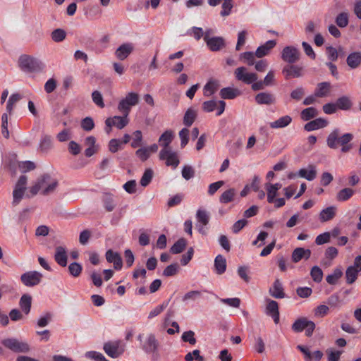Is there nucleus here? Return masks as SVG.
Here are the masks:
<instances>
[{
  "label": "nucleus",
  "mask_w": 361,
  "mask_h": 361,
  "mask_svg": "<svg viewBox=\"0 0 361 361\" xmlns=\"http://www.w3.org/2000/svg\"><path fill=\"white\" fill-rule=\"evenodd\" d=\"M305 256V249L302 247L295 248L291 255V258L293 262L297 263L300 261Z\"/></svg>",
  "instance_id": "13d9d810"
},
{
  "label": "nucleus",
  "mask_w": 361,
  "mask_h": 361,
  "mask_svg": "<svg viewBox=\"0 0 361 361\" xmlns=\"http://www.w3.org/2000/svg\"><path fill=\"white\" fill-rule=\"evenodd\" d=\"M125 344L121 341H113L105 343L104 350L111 358H117L125 351Z\"/></svg>",
  "instance_id": "20e7f679"
},
{
  "label": "nucleus",
  "mask_w": 361,
  "mask_h": 361,
  "mask_svg": "<svg viewBox=\"0 0 361 361\" xmlns=\"http://www.w3.org/2000/svg\"><path fill=\"white\" fill-rule=\"evenodd\" d=\"M159 157L161 160H166L167 166H172L173 168H176L180 162L177 152L173 149L161 150Z\"/></svg>",
  "instance_id": "9d476101"
},
{
  "label": "nucleus",
  "mask_w": 361,
  "mask_h": 361,
  "mask_svg": "<svg viewBox=\"0 0 361 361\" xmlns=\"http://www.w3.org/2000/svg\"><path fill=\"white\" fill-rule=\"evenodd\" d=\"M153 177V171L151 169L145 170L140 179V185L143 187H146L149 184Z\"/></svg>",
  "instance_id": "09e8293b"
},
{
  "label": "nucleus",
  "mask_w": 361,
  "mask_h": 361,
  "mask_svg": "<svg viewBox=\"0 0 361 361\" xmlns=\"http://www.w3.org/2000/svg\"><path fill=\"white\" fill-rule=\"evenodd\" d=\"M134 47L130 43H124L115 51V55L119 60H125L133 51Z\"/></svg>",
  "instance_id": "f3484780"
},
{
  "label": "nucleus",
  "mask_w": 361,
  "mask_h": 361,
  "mask_svg": "<svg viewBox=\"0 0 361 361\" xmlns=\"http://www.w3.org/2000/svg\"><path fill=\"white\" fill-rule=\"evenodd\" d=\"M94 127V123L91 117H85L81 121V128L85 131H90Z\"/></svg>",
  "instance_id": "bf43d9fd"
},
{
  "label": "nucleus",
  "mask_w": 361,
  "mask_h": 361,
  "mask_svg": "<svg viewBox=\"0 0 361 361\" xmlns=\"http://www.w3.org/2000/svg\"><path fill=\"white\" fill-rule=\"evenodd\" d=\"M43 277V275L37 271H30L20 276L21 282L27 287H32L38 285Z\"/></svg>",
  "instance_id": "423d86ee"
},
{
  "label": "nucleus",
  "mask_w": 361,
  "mask_h": 361,
  "mask_svg": "<svg viewBox=\"0 0 361 361\" xmlns=\"http://www.w3.org/2000/svg\"><path fill=\"white\" fill-rule=\"evenodd\" d=\"M140 97L137 93L128 92L126 97L122 99L118 104V110L123 115L128 116L131 110V107L139 103Z\"/></svg>",
  "instance_id": "f03ea898"
},
{
  "label": "nucleus",
  "mask_w": 361,
  "mask_h": 361,
  "mask_svg": "<svg viewBox=\"0 0 361 361\" xmlns=\"http://www.w3.org/2000/svg\"><path fill=\"white\" fill-rule=\"evenodd\" d=\"M182 340L184 342H188L191 345L196 343L195 333L192 331H185L182 335Z\"/></svg>",
  "instance_id": "69168bd1"
},
{
  "label": "nucleus",
  "mask_w": 361,
  "mask_h": 361,
  "mask_svg": "<svg viewBox=\"0 0 361 361\" xmlns=\"http://www.w3.org/2000/svg\"><path fill=\"white\" fill-rule=\"evenodd\" d=\"M219 94L224 99H233L240 94V91L235 88L224 87L221 90Z\"/></svg>",
  "instance_id": "bb28decb"
},
{
  "label": "nucleus",
  "mask_w": 361,
  "mask_h": 361,
  "mask_svg": "<svg viewBox=\"0 0 361 361\" xmlns=\"http://www.w3.org/2000/svg\"><path fill=\"white\" fill-rule=\"evenodd\" d=\"M355 193V190L350 188H345L336 194V200L339 202L348 200Z\"/></svg>",
  "instance_id": "f704fd0d"
},
{
  "label": "nucleus",
  "mask_w": 361,
  "mask_h": 361,
  "mask_svg": "<svg viewBox=\"0 0 361 361\" xmlns=\"http://www.w3.org/2000/svg\"><path fill=\"white\" fill-rule=\"evenodd\" d=\"M300 51L293 46L285 47L281 51V59L290 64L298 62L300 59Z\"/></svg>",
  "instance_id": "0eeeda50"
},
{
  "label": "nucleus",
  "mask_w": 361,
  "mask_h": 361,
  "mask_svg": "<svg viewBox=\"0 0 361 361\" xmlns=\"http://www.w3.org/2000/svg\"><path fill=\"white\" fill-rule=\"evenodd\" d=\"M255 99L257 104L259 105H271L276 102V97L274 94L267 92L257 94Z\"/></svg>",
  "instance_id": "4468645a"
},
{
  "label": "nucleus",
  "mask_w": 361,
  "mask_h": 361,
  "mask_svg": "<svg viewBox=\"0 0 361 361\" xmlns=\"http://www.w3.org/2000/svg\"><path fill=\"white\" fill-rule=\"evenodd\" d=\"M336 207L330 206L321 211L319 213V220L321 222H326L331 220L336 216Z\"/></svg>",
  "instance_id": "b1692460"
},
{
  "label": "nucleus",
  "mask_w": 361,
  "mask_h": 361,
  "mask_svg": "<svg viewBox=\"0 0 361 361\" xmlns=\"http://www.w3.org/2000/svg\"><path fill=\"white\" fill-rule=\"evenodd\" d=\"M331 233L329 232H325L319 234L315 239V243L318 245H321L327 243L330 241Z\"/></svg>",
  "instance_id": "e2e57ef3"
},
{
  "label": "nucleus",
  "mask_w": 361,
  "mask_h": 361,
  "mask_svg": "<svg viewBox=\"0 0 361 361\" xmlns=\"http://www.w3.org/2000/svg\"><path fill=\"white\" fill-rule=\"evenodd\" d=\"M219 87L217 80H209L204 87V96L209 97L214 94Z\"/></svg>",
  "instance_id": "c9c22d12"
},
{
  "label": "nucleus",
  "mask_w": 361,
  "mask_h": 361,
  "mask_svg": "<svg viewBox=\"0 0 361 361\" xmlns=\"http://www.w3.org/2000/svg\"><path fill=\"white\" fill-rule=\"evenodd\" d=\"M105 256L108 262L114 264L115 269L119 270L122 268L123 262L119 253L114 252L112 250H108Z\"/></svg>",
  "instance_id": "2eb2a0df"
},
{
  "label": "nucleus",
  "mask_w": 361,
  "mask_h": 361,
  "mask_svg": "<svg viewBox=\"0 0 361 361\" xmlns=\"http://www.w3.org/2000/svg\"><path fill=\"white\" fill-rule=\"evenodd\" d=\"M196 216L198 221L203 226H207L209 222V214L205 210H197Z\"/></svg>",
  "instance_id": "49530a36"
},
{
  "label": "nucleus",
  "mask_w": 361,
  "mask_h": 361,
  "mask_svg": "<svg viewBox=\"0 0 361 361\" xmlns=\"http://www.w3.org/2000/svg\"><path fill=\"white\" fill-rule=\"evenodd\" d=\"M327 125L328 121L326 119L319 118L307 123L304 126V129L307 131H312L314 130L324 128Z\"/></svg>",
  "instance_id": "412c9836"
},
{
  "label": "nucleus",
  "mask_w": 361,
  "mask_h": 361,
  "mask_svg": "<svg viewBox=\"0 0 361 361\" xmlns=\"http://www.w3.org/2000/svg\"><path fill=\"white\" fill-rule=\"evenodd\" d=\"M204 40L207 47L212 51H219L225 47L224 39L221 37H209V31L207 30L204 35Z\"/></svg>",
  "instance_id": "1a4fd4ad"
},
{
  "label": "nucleus",
  "mask_w": 361,
  "mask_h": 361,
  "mask_svg": "<svg viewBox=\"0 0 361 361\" xmlns=\"http://www.w3.org/2000/svg\"><path fill=\"white\" fill-rule=\"evenodd\" d=\"M24 192H25V190L15 187L13 192V204L17 205L20 202V200L23 197Z\"/></svg>",
  "instance_id": "052dcab7"
},
{
  "label": "nucleus",
  "mask_w": 361,
  "mask_h": 361,
  "mask_svg": "<svg viewBox=\"0 0 361 361\" xmlns=\"http://www.w3.org/2000/svg\"><path fill=\"white\" fill-rule=\"evenodd\" d=\"M32 305V297L28 294H24L21 296L19 302V305L22 311L28 314L30 312Z\"/></svg>",
  "instance_id": "7c9ffc66"
},
{
  "label": "nucleus",
  "mask_w": 361,
  "mask_h": 361,
  "mask_svg": "<svg viewBox=\"0 0 361 361\" xmlns=\"http://www.w3.org/2000/svg\"><path fill=\"white\" fill-rule=\"evenodd\" d=\"M314 329L315 324L305 317L297 319L292 325V329L295 332H301L305 329V334L308 337L312 335Z\"/></svg>",
  "instance_id": "39448f33"
},
{
  "label": "nucleus",
  "mask_w": 361,
  "mask_h": 361,
  "mask_svg": "<svg viewBox=\"0 0 361 361\" xmlns=\"http://www.w3.org/2000/svg\"><path fill=\"white\" fill-rule=\"evenodd\" d=\"M292 121L290 116H284L279 118L276 121L270 123L269 126L271 128H282L288 126Z\"/></svg>",
  "instance_id": "72a5a7b5"
},
{
  "label": "nucleus",
  "mask_w": 361,
  "mask_h": 361,
  "mask_svg": "<svg viewBox=\"0 0 361 361\" xmlns=\"http://www.w3.org/2000/svg\"><path fill=\"white\" fill-rule=\"evenodd\" d=\"M217 107V102L214 100H209L203 102L202 109L206 112H212Z\"/></svg>",
  "instance_id": "774afa93"
},
{
  "label": "nucleus",
  "mask_w": 361,
  "mask_h": 361,
  "mask_svg": "<svg viewBox=\"0 0 361 361\" xmlns=\"http://www.w3.org/2000/svg\"><path fill=\"white\" fill-rule=\"evenodd\" d=\"M360 271L357 267H355V262L353 265L349 266L345 271V279L348 284L353 283L357 279Z\"/></svg>",
  "instance_id": "393cba45"
},
{
  "label": "nucleus",
  "mask_w": 361,
  "mask_h": 361,
  "mask_svg": "<svg viewBox=\"0 0 361 361\" xmlns=\"http://www.w3.org/2000/svg\"><path fill=\"white\" fill-rule=\"evenodd\" d=\"M187 245V241L185 238H181L178 239L173 245L171 247V252L173 254H178L182 252L185 248Z\"/></svg>",
  "instance_id": "4c0bfd02"
},
{
  "label": "nucleus",
  "mask_w": 361,
  "mask_h": 361,
  "mask_svg": "<svg viewBox=\"0 0 361 361\" xmlns=\"http://www.w3.org/2000/svg\"><path fill=\"white\" fill-rule=\"evenodd\" d=\"M56 252L54 255L55 261L61 267H66L67 265V252L66 248L62 246H58L56 247Z\"/></svg>",
  "instance_id": "4be33fe9"
},
{
  "label": "nucleus",
  "mask_w": 361,
  "mask_h": 361,
  "mask_svg": "<svg viewBox=\"0 0 361 361\" xmlns=\"http://www.w3.org/2000/svg\"><path fill=\"white\" fill-rule=\"evenodd\" d=\"M336 105L337 109L348 110L350 109L352 103L348 97L343 96L337 99Z\"/></svg>",
  "instance_id": "37998d69"
},
{
  "label": "nucleus",
  "mask_w": 361,
  "mask_h": 361,
  "mask_svg": "<svg viewBox=\"0 0 361 361\" xmlns=\"http://www.w3.org/2000/svg\"><path fill=\"white\" fill-rule=\"evenodd\" d=\"M142 145V134L139 130L133 133V140L131 142V147L137 148Z\"/></svg>",
  "instance_id": "6e6d98bb"
},
{
  "label": "nucleus",
  "mask_w": 361,
  "mask_h": 361,
  "mask_svg": "<svg viewBox=\"0 0 361 361\" xmlns=\"http://www.w3.org/2000/svg\"><path fill=\"white\" fill-rule=\"evenodd\" d=\"M266 314L271 316L274 319L275 324L279 323V305L276 301L272 300H267V305L266 306Z\"/></svg>",
  "instance_id": "dca6fc26"
},
{
  "label": "nucleus",
  "mask_w": 361,
  "mask_h": 361,
  "mask_svg": "<svg viewBox=\"0 0 361 361\" xmlns=\"http://www.w3.org/2000/svg\"><path fill=\"white\" fill-rule=\"evenodd\" d=\"M66 36V32L63 29H56L51 32V38L56 42H62Z\"/></svg>",
  "instance_id": "603ef678"
},
{
  "label": "nucleus",
  "mask_w": 361,
  "mask_h": 361,
  "mask_svg": "<svg viewBox=\"0 0 361 361\" xmlns=\"http://www.w3.org/2000/svg\"><path fill=\"white\" fill-rule=\"evenodd\" d=\"M135 155L142 161H145L149 157V156H150L149 154V149H147L146 147H142V148L138 149L135 152Z\"/></svg>",
  "instance_id": "338daca9"
},
{
  "label": "nucleus",
  "mask_w": 361,
  "mask_h": 361,
  "mask_svg": "<svg viewBox=\"0 0 361 361\" xmlns=\"http://www.w3.org/2000/svg\"><path fill=\"white\" fill-rule=\"evenodd\" d=\"M343 276V271L341 267L336 268L331 274L326 276V280L330 285L336 284L338 280Z\"/></svg>",
  "instance_id": "e433bc0d"
},
{
  "label": "nucleus",
  "mask_w": 361,
  "mask_h": 361,
  "mask_svg": "<svg viewBox=\"0 0 361 361\" xmlns=\"http://www.w3.org/2000/svg\"><path fill=\"white\" fill-rule=\"evenodd\" d=\"M197 116V113L195 110L189 109L186 111L183 118V123L185 126L189 127L195 121Z\"/></svg>",
  "instance_id": "a19ab883"
},
{
  "label": "nucleus",
  "mask_w": 361,
  "mask_h": 361,
  "mask_svg": "<svg viewBox=\"0 0 361 361\" xmlns=\"http://www.w3.org/2000/svg\"><path fill=\"white\" fill-rule=\"evenodd\" d=\"M255 52L246 51L240 54V59L246 61L248 66H252L255 63Z\"/></svg>",
  "instance_id": "8fccbe9b"
},
{
  "label": "nucleus",
  "mask_w": 361,
  "mask_h": 361,
  "mask_svg": "<svg viewBox=\"0 0 361 361\" xmlns=\"http://www.w3.org/2000/svg\"><path fill=\"white\" fill-rule=\"evenodd\" d=\"M128 116L123 115L122 116H115L113 118H106L105 124L110 129L113 126L118 129H122L128 125Z\"/></svg>",
  "instance_id": "f8f14e48"
},
{
  "label": "nucleus",
  "mask_w": 361,
  "mask_h": 361,
  "mask_svg": "<svg viewBox=\"0 0 361 361\" xmlns=\"http://www.w3.org/2000/svg\"><path fill=\"white\" fill-rule=\"evenodd\" d=\"M85 358L88 360H95L97 361H108L102 353L96 351L87 352Z\"/></svg>",
  "instance_id": "680f3d73"
},
{
  "label": "nucleus",
  "mask_w": 361,
  "mask_h": 361,
  "mask_svg": "<svg viewBox=\"0 0 361 361\" xmlns=\"http://www.w3.org/2000/svg\"><path fill=\"white\" fill-rule=\"evenodd\" d=\"M235 194V190L233 188H230L221 194L219 198V201L221 203L227 204L233 200Z\"/></svg>",
  "instance_id": "79ce46f5"
},
{
  "label": "nucleus",
  "mask_w": 361,
  "mask_h": 361,
  "mask_svg": "<svg viewBox=\"0 0 361 361\" xmlns=\"http://www.w3.org/2000/svg\"><path fill=\"white\" fill-rule=\"evenodd\" d=\"M21 99H22V96L18 93L13 94L9 97V99H8V101L7 102V105H6V111L9 114H11L13 113V110L16 103L19 102Z\"/></svg>",
  "instance_id": "ea45409f"
},
{
  "label": "nucleus",
  "mask_w": 361,
  "mask_h": 361,
  "mask_svg": "<svg viewBox=\"0 0 361 361\" xmlns=\"http://www.w3.org/2000/svg\"><path fill=\"white\" fill-rule=\"evenodd\" d=\"M234 73L237 80L243 81L246 84H251L257 80L258 78L256 73H246V68L243 66L236 68Z\"/></svg>",
  "instance_id": "9b49d317"
},
{
  "label": "nucleus",
  "mask_w": 361,
  "mask_h": 361,
  "mask_svg": "<svg viewBox=\"0 0 361 361\" xmlns=\"http://www.w3.org/2000/svg\"><path fill=\"white\" fill-rule=\"evenodd\" d=\"M341 136L339 129H334L326 138L327 146L331 149H337L340 145Z\"/></svg>",
  "instance_id": "6ab92c4d"
},
{
  "label": "nucleus",
  "mask_w": 361,
  "mask_h": 361,
  "mask_svg": "<svg viewBox=\"0 0 361 361\" xmlns=\"http://www.w3.org/2000/svg\"><path fill=\"white\" fill-rule=\"evenodd\" d=\"M348 23V13L346 12L339 13L336 18V23L340 27H345Z\"/></svg>",
  "instance_id": "c03bdc74"
},
{
  "label": "nucleus",
  "mask_w": 361,
  "mask_h": 361,
  "mask_svg": "<svg viewBox=\"0 0 361 361\" xmlns=\"http://www.w3.org/2000/svg\"><path fill=\"white\" fill-rule=\"evenodd\" d=\"M233 6L232 0H224L221 6V16L224 17L228 16L231 12Z\"/></svg>",
  "instance_id": "5fc2aeb1"
},
{
  "label": "nucleus",
  "mask_w": 361,
  "mask_h": 361,
  "mask_svg": "<svg viewBox=\"0 0 361 361\" xmlns=\"http://www.w3.org/2000/svg\"><path fill=\"white\" fill-rule=\"evenodd\" d=\"M214 267L217 274H222L226 269V259L221 255H219L214 259Z\"/></svg>",
  "instance_id": "c756f323"
},
{
  "label": "nucleus",
  "mask_w": 361,
  "mask_h": 361,
  "mask_svg": "<svg viewBox=\"0 0 361 361\" xmlns=\"http://www.w3.org/2000/svg\"><path fill=\"white\" fill-rule=\"evenodd\" d=\"M305 94V90L302 87H298L290 92V97L294 99L299 101Z\"/></svg>",
  "instance_id": "0e129e2a"
},
{
  "label": "nucleus",
  "mask_w": 361,
  "mask_h": 361,
  "mask_svg": "<svg viewBox=\"0 0 361 361\" xmlns=\"http://www.w3.org/2000/svg\"><path fill=\"white\" fill-rule=\"evenodd\" d=\"M331 84L328 82H322L317 85L314 94L317 97H326L330 91Z\"/></svg>",
  "instance_id": "473e14b6"
},
{
  "label": "nucleus",
  "mask_w": 361,
  "mask_h": 361,
  "mask_svg": "<svg viewBox=\"0 0 361 361\" xmlns=\"http://www.w3.org/2000/svg\"><path fill=\"white\" fill-rule=\"evenodd\" d=\"M17 164L18 167L22 173H26L27 171H32L36 167L35 163L30 161H19Z\"/></svg>",
  "instance_id": "a18cd8bd"
},
{
  "label": "nucleus",
  "mask_w": 361,
  "mask_h": 361,
  "mask_svg": "<svg viewBox=\"0 0 361 361\" xmlns=\"http://www.w3.org/2000/svg\"><path fill=\"white\" fill-rule=\"evenodd\" d=\"M82 266L77 262L71 263L68 266V271L74 277L80 276L82 272Z\"/></svg>",
  "instance_id": "4d7b16f0"
},
{
  "label": "nucleus",
  "mask_w": 361,
  "mask_h": 361,
  "mask_svg": "<svg viewBox=\"0 0 361 361\" xmlns=\"http://www.w3.org/2000/svg\"><path fill=\"white\" fill-rule=\"evenodd\" d=\"M318 114L317 110L314 107H308L301 111L300 116L303 121H309Z\"/></svg>",
  "instance_id": "58836bf2"
},
{
  "label": "nucleus",
  "mask_w": 361,
  "mask_h": 361,
  "mask_svg": "<svg viewBox=\"0 0 361 361\" xmlns=\"http://www.w3.org/2000/svg\"><path fill=\"white\" fill-rule=\"evenodd\" d=\"M276 44V42L275 40H269L265 44L259 46L256 51L255 56L257 58H262L264 56H267L271 49H272Z\"/></svg>",
  "instance_id": "aec40b11"
},
{
  "label": "nucleus",
  "mask_w": 361,
  "mask_h": 361,
  "mask_svg": "<svg viewBox=\"0 0 361 361\" xmlns=\"http://www.w3.org/2000/svg\"><path fill=\"white\" fill-rule=\"evenodd\" d=\"M308 169L309 170L306 169H300L298 171V176L311 181L316 178L317 171L314 165H309Z\"/></svg>",
  "instance_id": "cd10ccee"
},
{
  "label": "nucleus",
  "mask_w": 361,
  "mask_h": 361,
  "mask_svg": "<svg viewBox=\"0 0 361 361\" xmlns=\"http://www.w3.org/2000/svg\"><path fill=\"white\" fill-rule=\"evenodd\" d=\"M2 344L7 348L16 353H25L30 349L27 343L16 338H6L2 341Z\"/></svg>",
  "instance_id": "6e6552de"
},
{
  "label": "nucleus",
  "mask_w": 361,
  "mask_h": 361,
  "mask_svg": "<svg viewBox=\"0 0 361 361\" xmlns=\"http://www.w3.org/2000/svg\"><path fill=\"white\" fill-rule=\"evenodd\" d=\"M173 138V133L171 130L165 131L159 138V142L160 145L163 147L161 150H169L172 149V147L169 145Z\"/></svg>",
  "instance_id": "5701e85b"
},
{
  "label": "nucleus",
  "mask_w": 361,
  "mask_h": 361,
  "mask_svg": "<svg viewBox=\"0 0 361 361\" xmlns=\"http://www.w3.org/2000/svg\"><path fill=\"white\" fill-rule=\"evenodd\" d=\"M353 139L352 133H345L340 137V145L341 146V152L346 153L350 150L352 145L349 142Z\"/></svg>",
  "instance_id": "c85d7f7f"
},
{
  "label": "nucleus",
  "mask_w": 361,
  "mask_h": 361,
  "mask_svg": "<svg viewBox=\"0 0 361 361\" xmlns=\"http://www.w3.org/2000/svg\"><path fill=\"white\" fill-rule=\"evenodd\" d=\"M159 343L156 339L155 336L149 334L145 338L142 343L143 349L148 353H154L157 350Z\"/></svg>",
  "instance_id": "a211bd4d"
},
{
  "label": "nucleus",
  "mask_w": 361,
  "mask_h": 361,
  "mask_svg": "<svg viewBox=\"0 0 361 361\" xmlns=\"http://www.w3.org/2000/svg\"><path fill=\"white\" fill-rule=\"evenodd\" d=\"M179 266L177 263L171 264L167 266L163 271V275L164 276H172L177 274L178 272Z\"/></svg>",
  "instance_id": "3c124183"
},
{
  "label": "nucleus",
  "mask_w": 361,
  "mask_h": 361,
  "mask_svg": "<svg viewBox=\"0 0 361 361\" xmlns=\"http://www.w3.org/2000/svg\"><path fill=\"white\" fill-rule=\"evenodd\" d=\"M271 295L275 298H283L285 293L281 283L279 279H276L272 287L269 290Z\"/></svg>",
  "instance_id": "a878e982"
},
{
  "label": "nucleus",
  "mask_w": 361,
  "mask_h": 361,
  "mask_svg": "<svg viewBox=\"0 0 361 361\" xmlns=\"http://www.w3.org/2000/svg\"><path fill=\"white\" fill-rule=\"evenodd\" d=\"M347 64L351 68H356L361 64V53L353 52L347 57Z\"/></svg>",
  "instance_id": "2f4dec72"
},
{
  "label": "nucleus",
  "mask_w": 361,
  "mask_h": 361,
  "mask_svg": "<svg viewBox=\"0 0 361 361\" xmlns=\"http://www.w3.org/2000/svg\"><path fill=\"white\" fill-rule=\"evenodd\" d=\"M310 275L314 281L321 282L323 278L322 270L318 266H314L310 271Z\"/></svg>",
  "instance_id": "de8ad7c7"
},
{
  "label": "nucleus",
  "mask_w": 361,
  "mask_h": 361,
  "mask_svg": "<svg viewBox=\"0 0 361 361\" xmlns=\"http://www.w3.org/2000/svg\"><path fill=\"white\" fill-rule=\"evenodd\" d=\"M42 188V194L49 195L53 193L59 185V181L48 173L42 175L38 178Z\"/></svg>",
  "instance_id": "7ed1b4c3"
},
{
  "label": "nucleus",
  "mask_w": 361,
  "mask_h": 361,
  "mask_svg": "<svg viewBox=\"0 0 361 361\" xmlns=\"http://www.w3.org/2000/svg\"><path fill=\"white\" fill-rule=\"evenodd\" d=\"M302 67L290 64L286 66L283 70L282 73L285 75L286 79H289L290 78H299L302 75Z\"/></svg>",
  "instance_id": "ddd939ff"
},
{
  "label": "nucleus",
  "mask_w": 361,
  "mask_h": 361,
  "mask_svg": "<svg viewBox=\"0 0 361 361\" xmlns=\"http://www.w3.org/2000/svg\"><path fill=\"white\" fill-rule=\"evenodd\" d=\"M92 99L93 102L99 107L104 108L105 104L101 92L95 90L92 93Z\"/></svg>",
  "instance_id": "864d4df0"
},
{
  "label": "nucleus",
  "mask_w": 361,
  "mask_h": 361,
  "mask_svg": "<svg viewBox=\"0 0 361 361\" xmlns=\"http://www.w3.org/2000/svg\"><path fill=\"white\" fill-rule=\"evenodd\" d=\"M18 63L20 68L27 72H39L44 68V63L40 60L27 55L21 56Z\"/></svg>",
  "instance_id": "f257e3e1"
}]
</instances>
